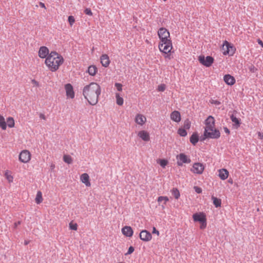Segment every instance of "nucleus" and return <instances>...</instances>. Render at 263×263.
<instances>
[{"instance_id": "nucleus-1", "label": "nucleus", "mask_w": 263, "mask_h": 263, "mask_svg": "<svg viewBox=\"0 0 263 263\" xmlns=\"http://www.w3.org/2000/svg\"><path fill=\"white\" fill-rule=\"evenodd\" d=\"M101 94V87L96 83L91 82L85 86L83 90V95L86 100L91 105H96L98 102Z\"/></svg>"}, {"instance_id": "nucleus-2", "label": "nucleus", "mask_w": 263, "mask_h": 263, "mask_svg": "<svg viewBox=\"0 0 263 263\" xmlns=\"http://www.w3.org/2000/svg\"><path fill=\"white\" fill-rule=\"evenodd\" d=\"M64 62V59L56 51H51L45 60V64L51 71L57 70Z\"/></svg>"}, {"instance_id": "nucleus-3", "label": "nucleus", "mask_w": 263, "mask_h": 263, "mask_svg": "<svg viewBox=\"0 0 263 263\" xmlns=\"http://www.w3.org/2000/svg\"><path fill=\"white\" fill-rule=\"evenodd\" d=\"M160 50L165 54H167L171 52L172 49V41H167L164 42H161L159 44Z\"/></svg>"}, {"instance_id": "nucleus-4", "label": "nucleus", "mask_w": 263, "mask_h": 263, "mask_svg": "<svg viewBox=\"0 0 263 263\" xmlns=\"http://www.w3.org/2000/svg\"><path fill=\"white\" fill-rule=\"evenodd\" d=\"M222 50H223V54L233 55L235 53L236 49L235 48L231 43L227 41H225L223 44Z\"/></svg>"}, {"instance_id": "nucleus-5", "label": "nucleus", "mask_w": 263, "mask_h": 263, "mask_svg": "<svg viewBox=\"0 0 263 263\" xmlns=\"http://www.w3.org/2000/svg\"><path fill=\"white\" fill-rule=\"evenodd\" d=\"M158 35L160 39L161 42L171 40V39H168L170 37V32L165 28H160L158 31Z\"/></svg>"}, {"instance_id": "nucleus-6", "label": "nucleus", "mask_w": 263, "mask_h": 263, "mask_svg": "<svg viewBox=\"0 0 263 263\" xmlns=\"http://www.w3.org/2000/svg\"><path fill=\"white\" fill-rule=\"evenodd\" d=\"M203 136L211 139H218L220 136V133L218 129L215 128L213 129V131L204 129Z\"/></svg>"}, {"instance_id": "nucleus-7", "label": "nucleus", "mask_w": 263, "mask_h": 263, "mask_svg": "<svg viewBox=\"0 0 263 263\" xmlns=\"http://www.w3.org/2000/svg\"><path fill=\"white\" fill-rule=\"evenodd\" d=\"M198 60L201 64L209 67L213 63L214 60L211 56H207L205 58L204 55H200L198 57Z\"/></svg>"}, {"instance_id": "nucleus-8", "label": "nucleus", "mask_w": 263, "mask_h": 263, "mask_svg": "<svg viewBox=\"0 0 263 263\" xmlns=\"http://www.w3.org/2000/svg\"><path fill=\"white\" fill-rule=\"evenodd\" d=\"M177 159L178 160L177 163L178 166H182L183 163H190L191 162V159L183 153H180L177 155Z\"/></svg>"}, {"instance_id": "nucleus-9", "label": "nucleus", "mask_w": 263, "mask_h": 263, "mask_svg": "<svg viewBox=\"0 0 263 263\" xmlns=\"http://www.w3.org/2000/svg\"><path fill=\"white\" fill-rule=\"evenodd\" d=\"M215 121L214 118L212 116H209L205 121L206 125L205 129L213 131V129L215 128Z\"/></svg>"}, {"instance_id": "nucleus-10", "label": "nucleus", "mask_w": 263, "mask_h": 263, "mask_svg": "<svg viewBox=\"0 0 263 263\" xmlns=\"http://www.w3.org/2000/svg\"><path fill=\"white\" fill-rule=\"evenodd\" d=\"M31 155L27 150L23 151L19 155V160L23 163H27L30 160Z\"/></svg>"}, {"instance_id": "nucleus-11", "label": "nucleus", "mask_w": 263, "mask_h": 263, "mask_svg": "<svg viewBox=\"0 0 263 263\" xmlns=\"http://www.w3.org/2000/svg\"><path fill=\"white\" fill-rule=\"evenodd\" d=\"M204 167L202 164L200 163H195L193 164V168L191 171L195 174H201L204 170Z\"/></svg>"}, {"instance_id": "nucleus-12", "label": "nucleus", "mask_w": 263, "mask_h": 263, "mask_svg": "<svg viewBox=\"0 0 263 263\" xmlns=\"http://www.w3.org/2000/svg\"><path fill=\"white\" fill-rule=\"evenodd\" d=\"M140 238L144 241H148L152 239V234L146 230H142L139 234Z\"/></svg>"}, {"instance_id": "nucleus-13", "label": "nucleus", "mask_w": 263, "mask_h": 263, "mask_svg": "<svg viewBox=\"0 0 263 263\" xmlns=\"http://www.w3.org/2000/svg\"><path fill=\"white\" fill-rule=\"evenodd\" d=\"M193 218L195 221L202 222L206 221L205 215L203 213H195L193 215Z\"/></svg>"}, {"instance_id": "nucleus-14", "label": "nucleus", "mask_w": 263, "mask_h": 263, "mask_svg": "<svg viewBox=\"0 0 263 263\" xmlns=\"http://www.w3.org/2000/svg\"><path fill=\"white\" fill-rule=\"evenodd\" d=\"M66 95L68 97L71 99L74 97V93L73 89V87L70 84H67L65 86Z\"/></svg>"}, {"instance_id": "nucleus-15", "label": "nucleus", "mask_w": 263, "mask_h": 263, "mask_svg": "<svg viewBox=\"0 0 263 263\" xmlns=\"http://www.w3.org/2000/svg\"><path fill=\"white\" fill-rule=\"evenodd\" d=\"M49 54V50L47 47L45 46H42L40 47L39 51V56L42 59L47 58Z\"/></svg>"}, {"instance_id": "nucleus-16", "label": "nucleus", "mask_w": 263, "mask_h": 263, "mask_svg": "<svg viewBox=\"0 0 263 263\" xmlns=\"http://www.w3.org/2000/svg\"><path fill=\"white\" fill-rule=\"evenodd\" d=\"M223 80L229 85H233L235 83V78L230 74H226L223 77Z\"/></svg>"}, {"instance_id": "nucleus-17", "label": "nucleus", "mask_w": 263, "mask_h": 263, "mask_svg": "<svg viewBox=\"0 0 263 263\" xmlns=\"http://www.w3.org/2000/svg\"><path fill=\"white\" fill-rule=\"evenodd\" d=\"M100 60H101V63L103 66H104L105 67H107L108 66V65L110 63V61H109V57L107 54H104L102 55L100 58Z\"/></svg>"}, {"instance_id": "nucleus-18", "label": "nucleus", "mask_w": 263, "mask_h": 263, "mask_svg": "<svg viewBox=\"0 0 263 263\" xmlns=\"http://www.w3.org/2000/svg\"><path fill=\"white\" fill-rule=\"evenodd\" d=\"M170 117L171 119L176 122H179L181 120V115L178 111L175 110L173 111Z\"/></svg>"}, {"instance_id": "nucleus-19", "label": "nucleus", "mask_w": 263, "mask_h": 263, "mask_svg": "<svg viewBox=\"0 0 263 263\" xmlns=\"http://www.w3.org/2000/svg\"><path fill=\"white\" fill-rule=\"evenodd\" d=\"M122 233L127 237H131L133 234L132 228L129 226H125L122 229Z\"/></svg>"}, {"instance_id": "nucleus-20", "label": "nucleus", "mask_w": 263, "mask_h": 263, "mask_svg": "<svg viewBox=\"0 0 263 263\" xmlns=\"http://www.w3.org/2000/svg\"><path fill=\"white\" fill-rule=\"evenodd\" d=\"M81 181L84 183L86 186H90L91 184L89 181V177L86 173H84L80 177Z\"/></svg>"}, {"instance_id": "nucleus-21", "label": "nucleus", "mask_w": 263, "mask_h": 263, "mask_svg": "<svg viewBox=\"0 0 263 263\" xmlns=\"http://www.w3.org/2000/svg\"><path fill=\"white\" fill-rule=\"evenodd\" d=\"M229 176V172L225 168H222L219 170V177L222 180L226 179Z\"/></svg>"}, {"instance_id": "nucleus-22", "label": "nucleus", "mask_w": 263, "mask_h": 263, "mask_svg": "<svg viewBox=\"0 0 263 263\" xmlns=\"http://www.w3.org/2000/svg\"><path fill=\"white\" fill-rule=\"evenodd\" d=\"M138 136L145 141L149 140V134L145 130L140 131L138 133Z\"/></svg>"}, {"instance_id": "nucleus-23", "label": "nucleus", "mask_w": 263, "mask_h": 263, "mask_svg": "<svg viewBox=\"0 0 263 263\" xmlns=\"http://www.w3.org/2000/svg\"><path fill=\"white\" fill-rule=\"evenodd\" d=\"M145 121L146 118L141 114H138L136 117L135 121L139 125H143L145 123Z\"/></svg>"}, {"instance_id": "nucleus-24", "label": "nucleus", "mask_w": 263, "mask_h": 263, "mask_svg": "<svg viewBox=\"0 0 263 263\" xmlns=\"http://www.w3.org/2000/svg\"><path fill=\"white\" fill-rule=\"evenodd\" d=\"M190 141L191 143L195 145L199 141V136L197 133H194L190 137Z\"/></svg>"}, {"instance_id": "nucleus-25", "label": "nucleus", "mask_w": 263, "mask_h": 263, "mask_svg": "<svg viewBox=\"0 0 263 263\" xmlns=\"http://www.w3.org/2000/svg\"><path fill=\"white\" fill-rule=\"evenodd\" d=\"M230 119L232 120V121L234 123L233 126H235V128H237L238 127L240 126V125L241 124L240 119L237 118L233 115H232L230 116Z\"/></svg>"}, {"instance_id": "nucleus-26", "label": "nucleus", "mask_w": 263, "mask_h": 263, "mask_svg": "<svg viewBox=\"0 0 263 263\" xmlns=\"http://www.w3.org/2000/svg\"><path fill=\"white\" fill-rule=\"evenodd\" d=\"M88 72L90 76H95L97 71V68L95 66L91 65L88 67Z\"/></svg>"}, {"instance_id": "nucleus-27", "label": "nucleus", "mask_w": 263, "mask_h": 263, "mask_svg": "<svg viewBox=\"0 0 263 263\" xmlns=\"http://www.w3.org/2000/svg\"><path fill=\"white\" fill-rule=\"evenodd\" d=\"M212 199L214 205L216 208H218L221 206V200L220 199L217 198L213 196H212Z\"/></svg>"}, {"instance_id": "nucleus-28", "label": "nucleus", "mask_w": 263, "mask_h": 263, "mask_svg": "<svg viewBox=\"0 0 263 263\" xmlns=\"http://www.w3.org/2000/svg\"><path fill=\"white\" fill-rule=\"evenodd\" d=\"M0 127L3 130H5L7 128V124L4 117L0 115Z\"/></svg>"}, {"instance_id": "nucleus-29", "label": "nucleus", "mask_w": 263, "mask_h": 263, "mask_svg": "<svg viewBox=\"0 0 263 263\" xmlns=\"http://www.w3.org/2000/svg\"><path fill=\"white\" fill-rule=\"evenodd\" d=\"M7 125L10 128L13 127L14 126V120L12 117H9L7 119Z\"/></svg>"}, {"instance_id": "nucleus-30", "label": "nucleus", "mask_w": 263, "mask_h": 263, "mask_svg": "<svg viewBox=\"0 0 263 263\" xmlns=\"http://www.w3.org/2000/svg\"><path fill=\"white\" fill-rule=\"evenodd\" d=\"M171 193L176 199H178L180 196V192L177 188H173L171 190Z\"/></svg>"}, {"instance_id": "nucleus-31", "label": "nucleus", "mask_w": 263, "mask_h": 263, "mask_svg": "<svg viewBox=\"0 0 263 263\" xmlns=\"http://www.w3.org/2000/svg\"><path fill=\"white\" fill-rule=\"evenodd\" d=\"M43 201L42 193L40 191L37 192L36 198L35 202L37 204L41 203Z\"/></svg>"}, {"instance_id": "nucleus-32", "label": "nucleus", "mask_w": 263, "mask_h": 263, "mask_svg": "<svg viewBox=\"0 0 263 263\" xmlns=\"http://www.w3.org/2000/svg\"><path fill=\"white\" fill-rule=\"evenodd\" d=\"M117 104L119 105H122L123 104V99L120 97L118 93H116Z\"/></svg>"}, {"instance_id": "nucleus-33", "label": "nucleus", "mask_w": 263, "mask_h": 263, "mask_svg": "<svg viewBox=\"0 0 263 263\" xmlns=\"http://www.w3.org/2000/svg\"><path fill=\"white\" fill-rule=\"evenodd\" d=\"M63 160L65 162L68 164H71L72 163V158L69 155H64L63 157Z\"/></svg>"}, {"instance_id": "nucleus-34", "label": "nucleus", "mask_w": 263, "mask_h": 263, "mask_svg": "<svg viewBox=\"0 0 263 263\" xmlns=\"http://www.w3.org/2000/svg\"><path fill=\"white\" fill-rule=\"evenodd\" d=\"M178 134L182 137H185L187 135V132L184 128H180L178 130Z\"/></svg>"}, {"instance_id": "nucleus-35", "label": "nucleus", "mask_w": 263, "mask_h": 263, "mask_svg": "<svg viewBox=\"0 0 263 263\" xmlns=\"http://www.w3.org/2000/svg\"><path fill=\"white\" fill-rule=\"evenodd\" d=\"M183 127L184 129H189L191 127V122L189 119H186L184 122Z\"/></svg>"}, {"instance_id": "nucleus-36", "label": "nucleus", "mask_w": 263, "mask_h": 263, "mask_svg": "<svg viewBox=\"0 0 263 263\" xmlns=\"http://www.w3.org/2000/svg\"><path fill=\"white\" fill-rule=\"evenodd\" d=\"M163 201H164V203H166V202L168 201V197L166 196H160L158 197V201L159 202H162Z\"/></svg>"}, {"instance_id": "nucleus-37", "label": "nucleus", "mask_w": 263, "mask_h": 263, "mask_svg": "<svg viewBox=\"0 0 263 263\" xmlns=\"http://www.w3.org/2000/svg\"><path fill=\"white\" fill-rule=\"evenodd\" d=\"M68 22L71 26L73 24V23L75 22V19H74V17L72 15L69 16L68 17Z\"/></svg>"}, {"instance_id": "nucleus-38", "label": "nucleus", "mask_w": 263, "mask_h": 263, "mask_svg": "<svg viewBox=\"0 0 263 263\" xmlns=\"http://www.w3.org/2000/svg\"><path fill=\"white\" fill-rule=\"evenodd\" d=\"M69 228L72 230H77L78 228V225L77 223H72L70 222L69 223Z\"/></svg>"}, {"instance_id": "nucleus-39", "label": "nucleus", "mask_w": 263, "mask_h": 263, "mask_svg": "<svg viewBox=\"0 0 263 263\" xmlns=\"http://www.w3.org/2000/svg\"><path fill=\"white\" fill-rule=\"evenodd\" d=\"M168 163V161L166 160H164V159H162V160H160V165L162 167H165V166Z\"/></svg>"}, {"instance_id": "nucleus-40", "label": "nucleus", "mask_w": 263, "mask_h": 263, "mask_svg": "<svg viewBox=\"0 0 263 263\" xmlns=\"http://www.w3.org/2000/svg\"><path fill=\"white\" fill-rule=\"evenodd\" d=\"M116 88L119 91H121L122 90V85L120 83H116L115 84Z\"/></svg>"}, {"instance_id": "nucleus-41", "label": "nucleus", "mask_w": 263, "mask_h": 263, "mask_svg": "<svg viewBox=\"0 0 263 263\" xmlns=\"http://www.w3.org/2000/svg\"><path fill=\"white\" fill-rule=\"evenodd\" d=\"M84 13L89 16L92 15V13L91 12V10L90 8H86L84 10Z\"/></svg>"}, {"instance_id": "nucleus-42", "label": "nucleus", "mask_w": 263, "mask_h": 263, "mask_svg": "<svg viewBox=\"0 0 263 263\" xmlns=\"http://www.w3.org/2000/svg\"><path fill=\"white\" fill-rule=\"evenodd\" d=\"M165 89V85L164 84H161L158 86V90L159 91H164Z\"/></svg>"}, {"instance_id": "nucleus-43", "label": "nucleus", "mask_w": 263, "mask_h": 263, "mask_svg": "<svg viewBox=\"0 0 263 263\" xmlns=\"http://www.w3.org/2000/svg\"><path fill=\"white\" fill-rule=\"evenodd\" d=\"M249 69L250 71H251V72H253V73L256 72V71L257 70V69L253 65H251L249 67Z\"/></svg>"}, {"instance_id": "nucleus-44", "label": "nucleus", "mask_w": 263, "mask_h": 263, "mask_svg": "<svg viewBox=\"0 0 263 263\" xmlns=\"http://www.w3.org/2000/svg\"><path fill=\"white\" fill-rule=\"evenodd\" d=\"M194 190H195V192H196L197 193H198V194H200V193H202V190L201 188H200V187H198V186H195L194 187Z\"/></svg>"}, {"instance_id": "nucleus-45", "label": "nucleus", "mask_w": 263, "mask_h": 263, "mask_svg": "<svg viewBox=\"0 0 263 263\" xmlns=\"http://www.w3.org/2000/svg\"><path fill=\"white\" fill-rule=\"evenodd\" d=\"M134 248L132 246L129 247L128 248L127 252L125 254V255H128L132 254L134 251Z\"/></svg>"}, {"instance_id": "nucleus-46", "label": "nucleus", "mask_w": 263, "mask_h": 263, "mask_svg": "<svg viewBox=\"0 0 263 263\" xmlns=\"http://www.w3.org/2000/svg\"><path fill=\"white\" fill-rule=\"evenodd\" d=\"M211 103L212 104H215L216 105H219L221 104V102L217 100H212L211 101Z\"/></svg>"}, {"instance_id": "nucleus-47", "label": "nucleus", "mask_w": 263, "mask_h": 263, "mask_svg": "<svg viewBox=\"0 0 263 263\" xmlns=\"http://www.w3.org/2000/svg\"><path fill=\"white\" fill-rule=\"evenodd\" d=\"M201 224L200 226V229H205L206 227V220L204 221V222H201Z\"/></svg>"}, {"instance_id": "nucleus-48", "label": "nucleus", "mask_w": 263, "mask_h": 263, "mask_svg": "<svg viewBox=\"0 0 263 263\" xmlns=\"http://www.w3.org/2000/svg\"><path fill=\"white\" fill-rule=\"evenodd\" d=\"M152 233L153 234H157L158 235L159 234V231L155 227H154L153 229Z\"/></svg>"}, {"instance_id": "nucleus-49", "label": "nucleus", "mask_w": 263, "mask_h": 263, "mask_svg": "<svg viewBox=\"0 0 263 263\" xmlns=\"http://www.w3.org/2000/svg\"><path fill=\"white\" fill-rule=\"evenodd\" d=\"M257 42L263 48V42H262V41L261 40H260V39H258L257 40Z\"/></svg>"}, {"instance_id": "nucleus-50", "label": "nucleus", "mask_w": 263, "mask_h": 263, "mask_svg": "<svg viewBox=\"0 0 263 263\" xmlns=\"http://www.w3.org/2000/svg\"><path fill=\"white\" fill-rule=\"evenodd\" d=\"M224 130L226 133L229 134H230V130L227 127H224Z\"/></svg>"}, {"instance_id": "nucleus-51", "label": "nucleus", "mask_w": 263, "mask_h": 263, "mask_svg": "<svg viewBox=\"0 0 263 263\" xmlns=\"http://www.w3.org/2000/svg\"><path fill=\"white\" fill-rule=\"evenodd\" d=\"M40 118H41V119H43L44 120L46 119V117H45V115L44 114H40Z\"/></svg>"}, {"instance_id": "nucleus-52", "label": "nucleus", "mask_w": 263, "mask_h": 263, "mask_svg": "<svg viewBox=\"0 0 263 263\" xmlns=\"http://www.w3.org/2000/svg\"><path fill=\"white\" fill-rule=\"evenodd\" d=\"M7 179L9 180V182H11V181H12L13 177L12 176H8L7 177Z\"/></svg>"}, {"instance_id": "nucleus-53", "label": "nucleus", "mask_w": 263, "mask_h": 263, "mask_svg": "<svg viewBox=\"0 0 263 263\" xmlns=\"http://www.w3.org/2000/svg\"><path fill=\"white\" fill-rule=\"evenodd\" d=\"M20 224V221H18V222H15V223H14V228H16L17 227V226L18 224Z\"/></svg>"}, {"instance_id": "nucleus-54", "label": "nucleus", "mask_w": 263, "mask_h": 263, "mask_svg": "<svg viewBox=\"0 0 263 263\" xmlns=\"http://www.w3.org/2000/svg\"><path fill=\"white\" fill-rule=\"evenodd\" d=\"M40 6L42 7V8H45V5L44 3L40 2Z\"/></svg>"}, {"instance_id": "nucleus-55", "label": "nucleus", "mask_w": 263, "mask_h": 263, "mask_svg": "<svg viewBox=\"0 0 263 263\" xmlns=\"http://www.w3.org/2000/svg\"><path fill=\"white\" fill-rule=\"evenodd\" d=\"M258 136L259 137L260 139H262L263 138V134H262L260 133H258Z\"/></svg>"}, {"instance_id": "nucleus-56", "label": "nucleus", "mask_w": 263, "mask_h": 263, "mask_svg": "<svg viewBox=\"0 0 263 263\" xmlns=\"http://www.w3.org/2000/svg\"><path fill=\"white\" fill-rule=\"evenodd\" d=\"M32 82L33 83L35 84L36 85H37L39 84V83L37 82H36L35 80H32Z\"/></svg>"}, {"instance_id": "nucleus-57", "label": "nucleus", "mask_w": 263, "mask_h": 263, "mask_svg": "<svg viewBox=\"0 0 263 263\" xmlns=\"http://www.w3.org/2000/svg\"><path fill=\"white\" fill-rule=\"evenodd\" d=\"M29 241H27V240H25V242H24V244L25 245H27L28 243H29Z\"/></svg>"}, {"instance_id": "nucleus-58", "label": "nucleus", "mask_w": 263, "mask_h": 263, "mask_svg": "<svg viewBox=\"0 0 263 263\" xmlns=\"http://www.w3.org/2000/svg\"><path fill=\"white\" fill-rule=\"evenodd\" d=\"M207 138H205V136H204L203 137H202L201 139V141H203L205 139H206Z\"/></svg>"}]
</instances>
